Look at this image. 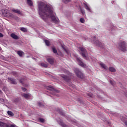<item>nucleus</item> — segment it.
Returning a JSON list of instances; mask_svg holds the SVG:
<instances>
[{
    "instance_id": "obj_1",
    "label": "nucleus",
    "mask_w": 127,
    "mask_h": 127,
    "mask_svg": "<svg viewBox=\"0 0 127 127\" xmlns=\"http://www.w3.org/2000/svg\"><path fill=\"white\" fill-rule=\"evenodd\" d=\"M38 8L39 14L42 19L45 20L47 17H50L54 23L57 24L59 23V21L56 18L55 13L53 12L51 6L41 2L38 4Z\"/></svg>"
},
{
    "instance_id": "obj_2",
    "label": "nucleus",
    "mask_w": 127,
    "mask_h": 127,
    "mask_svg": "<svg viewBox=\"0 0 127 127\" xmlns=\"http://www.w3.org/2000/svg\"><path fill=\"white\" fill-rule=\"evenodd\" d=\"M127 44L124 41H121L118 44V49L123 52H127Z\"/></svg>"
},
{
    "instance_id": "obj_3",
    "label": "nucleus",
    "mask_w": 127,
    "mask_h": 127,
    "mask_svg": "<svg viewBox=\"0 0 127 127\" xmlns=\"http://www.w3.org/2000/svg\"><path fill=\"white\" fill-rule=\"evenodd\" d=\"M78 49L81 52V56H82L83 58L86 60H88V57H87V56H86L87 54V50H86V49L83 47H79Z\"/></svg>"
},
{
    "instance_id": "obj_4",
    "label": "nucleus",
    "mask_w": 127,
    "mask_h": 127,
    "mask_svg": "<svg viewBox=\"0 0 127 127\" xmlns=\"http://www.w3.org/2000/svg\"><path fill=\"white\" fill-rule=\"evenodd\" d=\"M73 71H74V72L78 78L84 79V74L79 70V69L73 68Z\"/></svg>"
},
{
    "instance_id": "obj_5",
    "label": "nucleus",
    "mask_w": 127,
    "mask_h": 127,
    "mask_svg": "<svg viewBox=\"0 0 127 127\" xmlns=\"http://www.w3.org/2000/svg\"><path fill=\"white\" fill-rule=\"evenodd\" d=\"M97 36H95L93 39V43L96 45V46H98L99 47H101L102 48H104V45L102 43L100 42V41L96 40Z\"/></svg>"
},
{
    "instance_id": "obj_6",
    "label": "nucleus",
    "mask_w": 127,
    "mask_h": 127,
    "mask_svg": "<svg viewBox=\"0 0 127 127\" xmlns=\"http://www.w3.org/2000/svg\"><path fill=\"white\" fill-rule=\"evenodd\" d=\"M47 90H48V91H51V92H53L54 93H59V90L55 89L52 86H47Z\"/></svg>"
},
{
    "instance_id": "obj_7",
    "label": "nucleus",
    "mask_w": 127,
    "mask_h": 127,
    "mask_svg": "<svg viewBox=\"0 0 127 127\" xmlns=\"http://www.w3.org/2000/svg\"><path fill=\"white\" fill-rule=\"evenodd\" d=\"M61 77L65 81V82H67L68 83L70 82V81H71V79L70 77H69L68 76H66L64 74L61 75Z\"/></svg>"
},
{
    "instance_id": "obj_8",
    "label": "nucleus",
    "mask_w": 127,
    "mask_h": 127,
    "mask_svg": "<svg viewBox=\"0 0 127 127\" xmlns=\"http://www.w3.org/2000/svg\"><path fill=\"white\" fill-rule=\"evenodd\" d=\"M57 121L58 124H59V125L62 127H67V125L64 124V123H63V121H62L60 118L57 119Z\"/></svg>"
},
{
    "instance_id": "obj_9",
    "label": "nucleus",
    "mask_w": 127,
    "mask_h": 127,
    "mask_svg": "<svg viewBox=\"0 0 127 127\" xmlns=\"http://www.w3.org/2000/svg\"><path fill=\"white\" fill-rule=\"evenodd\" d=\"M76 61H77V62L78 63V65H79V66H81V67H84V66H85V64H84V63H83L82 60H81V59L77 58Z\"/></svg>"
},
{
    "instance_id": "obj_10",
    "label": "nucleus",
    "mask_w": 127,
    "mask_h": 127,
    "mask_svg": "<svg viewBox=\"0 0 127 127\" xmlns=\"http://www.w3.org/2000/svg\"><path fill=\"white\" fill-rule=\"evenodd\" d=\"M11 11H12V12H14V13H17V14H22V13H21V11H20V10L18 9H12L11 10Z\"/></svg>"
},
{
    "instance_id": "obj_11",
    "label": "nucleus",
    "mask_w": 127,
    "mask_h": 127,
    "mask_svg": "<svg viewBox=\"0 0 127 127\" xmlns=\"http://www.w3.org/2000/svg\"><path fill=\"white\" fill-rule=\"evenodd\" d=\"M56 111L58 112V113H59V114H60V115H61V116H63V117H65V114H64V112H63V111H62L60 109L57 108L56 109Z\"/></svg>"
},
{
    "instance_id": "obj_12",
    "label": "nucleus",
    "mask_w": 127,
    "mask_h": 127,
    "mask_svg": "<svg viewBox=\"0 0 127 127\" xmlns=\"http://www.w3.org/2000/svg\"><path fill=\"white\" fill-rule=\"evenodd\" d=\"M11 37H12V38H13V39H15L16 40L19 39V37L15 35V34L14 33H12L11 34Z\"/></svg>"
},
{
    "instance_id": "obj_13",
    "label": "nucleus",
    "mask_w": 127,
    "mask_h": 127,
    "mask_svg": "<svg viewBox=\"0 0 127 127\" xmlns=\"http://www.w3.org/2000/svg\"><path fill=\"white\" fill-rule=\"evenodd\" d=\"M47 61L49 63H50L51 65H53L54 64V60L51 58H49L47 59Z\"/></svg>"
},
{
    "instance_id": "obj_14",
    "label": "nucleus",
    "mask_w": 127,
    "mask_h": 127,
    "mask_svg": "<svg viewBox=\"0 0 127 127\" xmlns=\"http://www.w3.org/2000/svg\"><path fill=\"white\" fill-rule=\"evenodd\" d=\"M8 79L9 80V82L11 83V84H13V85H15L16 84V81L15 79L11 78H8Z\"/></svg>"
},
{
    "instance_id": "obj_15",
    "label": "nucleus",
    "mask_w": 127,
    "mask_h": 127,
    "mask_svg": "<svg viewBox=\"0 0 127 127\" xmlns=\"http://www.w3.org/2000/svg\"><path fill=\"white\" fill-rule=\"evenodd\" d=\"M0 127H8V125L3 122L0 121Z\"/></svg>"
},
{
    "instance_id": "obj_16",
    "label": "nucleus",
    "mask_w": 127,
    "mask_h": 127,
    "mask_svg": "<svg viewBox=\"0 0 127 127\" xmlns=\"http://www.w3.org/2000/svg\"><path fill=\"white\" fill-rule=\"evenodd\" d=\"M121 121L125 124L126 126H127V118L125 117H122L121 118Z\"/></svg>"
},
{
    "instance_id": "obj_17",
    "label": "nucleus",
    "mask_w": 127,
    "mask_h": 127,
    "mask_svg": "<svg viewBox=\"0 0 127 127\" xmlns=\"http://www.w3.org/2000/svg\"><path fill=\"white\" fill-rule=\"evenodd\" d=\"M3 15L6 17H8V16H11V14L8 12H3Z\"/></svg>"
},
{
    "instance_id": "obj_18",
    "label": "nucleus",
    "mask_w": 127,
    "mask_h": 127,
    "mask_svg": "<svg viewBox=\"0 0 127 127\" xmlns=\"http://www.w3.org/2000/svg\"><path fill=\"white\" fill-rule=\"evenodd\" d=\"M21 96L25 98V99H28L29 98V94H28L23 93L21 94Z\"/></svg>"
},
{
    "instance_id": "obj_19",
    "label": "nucleus",
    "mask_w": 127,
    "mask_h": 127,
    "mask_svg": "<svg viewBox=\"0 0 127 127\" xmlns=\"http://www.w3.org/2000/svg\"><path fill=\"white\" fill-rule=\"evenodd\" d=\"M24 54V53H23V52L22 51H18L17 52V54H18V55H19L20 57H22V56Z\"/></svg>"
},
{
    "instance_id": "obj_20",
    "label": "nucleus",
    "mask_w": 127,
    "mask_h": 127,
    "mask_svg": "<svg viewBox=\"0 0 127 127\" xmlns=\"http://www.w3.org/2000/svg\"><path fill=\"white\" fill-rule=\"evenodd\" d=\"M84 5L86 9H87L88 11H91V8H90V7H89V6H88L87 4L84 3Z\"/></svg>"
},
{
    "instance_id": "obj_21",
    "label": "nucleus",
    "mask_w": 127,
    "mask_h": 127,
    "mask_svg": "<svg viewBox=\"0 0 127 127\" xmlns=\"http://www.w3.org/2000/svg\"><path fill=\"white\" fill-rule=\"evenodd\" d=\"M100 65L101 66L102 68H103V69H105V70H107L108 69V66L104 64L100 63Z\"/></svg>"
},
{
    "instance_id": "obj_22",
    "label": "nucleus",
    "mask_w": 127,
    "mask_h": 127,
    "mask_svg": "<svg viewBox=\"0 0 127 127\" xmlns=\"http://www.w3.org/2000/svg\"><path fill=\"white\" fill-rule=\"evenodd\" d=\"M109 71L110 72H117V70L116 69V68H115V67H109Z\"/></svg>"
},
{
    "instance_id": "obj_23",
    "label": "nucleus",
    "mask_w": 127,
    "mask_h": 127,
    "mask_svg": "<svg viewBox=\"0 0 127 127\" xmlns=\"http://www.w3.org/2000/svg\"><path fill=\"white\" fill-rule=\"evenodd\" d=\"M27 2L30 6H32V5H33V2H32L31 0H27Z\"/></svg>"
},
{
    "instance_id": "obj_24",
    "label": "nucleus",
    "mask_w": 127,
    "mask_h": 127,
    "mask_svg": "<svg viewBox=\"0 0 127 127\" xmlns=\"http://www.w3.org/2000/svg\"><path fill=\"white\" fill-rule=\"evenodd\" d=\"M52 48L53 52L55 53V54H58V52H57V50L55 48V47H53Z\"/></svg>"
},
{
    "instance_id": "obj_25",
    "label": "nucleus",
    "mask_w": 127,
    "mask_h": 127,
    "mask_svg": "<svg viewBox=\"0 0 127 127\" xmlns=\"http://www.w3.org/2000/svg\"><path fill=\"white\" fill-rule=\"evenodd\" d=\"M7 114H8V116H11V117H13V116H14V114L11 111H8Z\"/></svg>"
},
{
    "instance_id": "obj_26",
    "label": "nucleus",
    "mask_w": 127,
    "mask_h": 127,
    "mask_svg": "<svg viewBox=\"0 0 127 127\" xmlns=\"http://www.w3.org/2000/svg\"><path fill=\"white\" fill-rule=\"evenodd\" d=\"M45 43L47 46H49L50 45V42L48 40H45Z\"/></svg>"
},
{
    "instance_id": "obj_27",
    "label": "nucleus",
    "mask_w": 127,
    "mask_h": 127,
    "mask_svg": "<svg viewBox=\"0 0 127 127\" xmlns=\"http://www.w3.org/2000/svg\"><path fill=\"white\" fill-rule=\"evenodd\" d=\"M41 66H42L43 67H44V68H47V67H48V64H45V63H42L41 64Z\"/></svg>"
},
{
    "instance_id": "obj_28",
    "label": "nucleus",
    "mask_w": 127,
    "mask_h": 127,
    "mask_svg": "<svg viewBox=\"0 0 127 127\" xmlns=\"http://www.w3.org/2000/svg\"><path fill=\"white\" fill-rule=\"evenodd\" d=\"M20 30L21 31H23V32H27V29H26V28H21Z\"/></svg>"
},
{
    "instance_id": "obj_29",
    "label": "nucleus",
    "mask_w": 127,
    "mask_h": 127,
    "mask_svg": "<svg viewBox=\"0 0 127 127\" xmlns=\"http://www.w3.org/2000/svg\"><path fill=\"white\" fill-rule=\"evenodd\" d=\"M24 80H25V78H22V79H20V83L21 84H23L24 83Z\"/></svg>"
},
{
    "instance_id": "obj_30",
    "label": "nucleus",
    "mask_w": 127,
    "mask_h": 127,
    "mask_svg": "<svg viewBox=\"0 0 127 127\" xmlns=\"http://www.w3.org/2000/svg\"><path fill=\"white\" fill-rule=\"evenodd\" d=\"M63 2H64V3H68V2H70L71 1V0H63Z\"/></svg>"
},
{
    "instance_id": "obj_31",
    "label": "nucleus",
    "mask_w": 127,
    "mask_h": 127,
    "mask_svg": "<svg viewBox=\"0 0 127 127\" xmlns=\"http://www.w3.org/2000/svg\"><path fill=\"white\" fill-rule=\"evenodd\" d=\"M110 83L112 86H115V85H116V82L113 80H110Z\"/></svg>"
},
{
    "instance_id": "obj_32",
    "label": "nucleus",
    "mask_w": 127,
    "mask_h": 127,
    "mask_svg": "<svg viewBox=\"0 0 127 127\" xmlns=\"http://www.w3.org/2000/svg\"><path fill=\"white\" fill-rule=\"evenodd\" d=\"M39 121L41 122V123H44L45 120L43 118H39Z\"/></svg>"
},
{
    "instance_id": "obj_33",
    "label": "nucleus",
    "mask_w": 127,
    "mask_h": 127,
    "mask_svg": "<svg viewBox=\"0 0 127 127\" xmlns=\"http://www.w3.org/2000/svg\"><path fill=\"white\" fill-rule=\"evenodd\" d=\"M80 21L81 22V23H84V22H85V19H84L83 18H81L80 19Z\"/></svg>"
},
{
    "instance_id": "obj_34",
    "label": "nucleus",
    "mask_w": 127,
    "mask_h": 127,
    "mask_svg": "<svg viewBox=\"0 0 127 127\" xmlns=\"http://www.w3.org/2000/svg\"><path fill=\"white\" fill-rule=\"evenodd\" d=\"M80 11L82 14H85V10L80 8Z\"/></svg>"
},
{
    "instance_id": "obj_35",
    "label": "nucleus",
    "mask_w": 127,
    "mask_h": 127,
    "mask_svg": "<svg viewBox=\"0 0 127 127\" xmlns=\"http://www.w3.org/2000/svg\"><path fill=\"white\" fill-rule=\"evenodd\" d=\"M63 48L64 50V51H65V52L67 53V54H68V55H69V53L67 51V50L66 49H65V48H64V47H63Z\"/></svg>"
},
{
    "instance_id": "obj_36",
    "label": "nucleus",
    "mask_w": 127,
    "mask_h": 127,
    "mask_svg": "<svg viewBox=\"0 0 127 127\" xmlns=\"http://www.w3.org/2000/svg\"><path fill=\"white\" fill-rule=\"evenodd\" d=\"M13 75L14 76H15V77H16V76L17 75V73L16 72H13Z\"/></svg>"
},
{
    "instance_id": "obj_37",
    "label": "nucleus",
    "mask_w": 127,
    "mask_h": 127,
    "mask_svg": "<svg viewBox=\"0 0 127 127\" xmlns=\"http://www.w3.org/2000/svg\"><path fill=\"white\" fill-rule=\"evenodd\" d=\"M22 90L23 92H25L26 91V88L23 87L22 88Z\"/></svg>"
},
{
    "instance_id": "obj_38",
    "label": "nucleus",
    "mask_w": 127,
    "mask_h": 127,
    "mask_svg": "<svg viewBox=\"0 0 127 127\" xmlns=\"http://www.w3.org/2000/svg\"><path fill=\"white\" fill-rule=\"evenodd\" d=\"M69 86L70 87H72V88H75V86L74 85V84H70Z\"/></svg>"
},
{
    "instance_id": "obj_39",
    "label": "nucleus",
    "mask_w": 127,
    "mask_h": 127,
    "mask_svg": "<svg viewBox=\"0 0 127 127\" xmlns=\"http://www.w3.org/2000/svg\"><path fill=\"white\" fill-rule=\"evenodd\" d=\"M38 105L39 106V107H41V106L42 105V104H41V103H40V102H39Z\"/></svg>"
},
{
    "instance_id": "obj_40",
    "label": "nucleus",
    "mask_w": 127,
    "mask_h": 127,
    "mask_svg": "<svg viewBox=\"0 0 127 127\" xmlns=\"http://www.w3.org/2000/svg\"><path fill=\"white\" fill-rule=\"evenodd\" d=\"M3 36V35H2V34L0 33V37H2Z\"/></svg>"
},
{
    "instance_id": "obj_41",
    "label": "nucleus",
    "mask_w": 127,
    "mask_h": 127,
    "mask_svg": "<svg viewBox=\"0 0 127 127\" xmlns=\"http://www.w3.org/2000/svg\"><path fill=\"white\" fill-rule=\"evenodd\" d=\"M0 50H1V48H0Z\"/></svg>"
}]
</instances>
